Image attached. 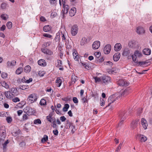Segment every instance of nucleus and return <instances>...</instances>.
<instances>
[{
  "mask_svg": "<svg viewBox=\"0 0 152 152\" xmlns=\"http://www.w3.org/2000/svg\"><path fill=\"white\" fill-rule=\"evenodd\" d=\"M120 95H118V96H117L116 94L110 96L109 97L108 100L109 103L108 104L106 107L109 106L110 104L113 103L117 100L118 99L120 98Z\"/></svg>",
  "mask_w": 152,
  "mask_h": 152,
  "instance_id": "obj_1",
  "label": "nucleus"
},
{
  "mask_svg": "<svg viewBox=\"0 0 152 152\" xmlns=\"http://www.w3.org/2000/svg\"><path fill=\"white\" fill-rule=\"evenodd\" d=\"M62 2L63 9L62 10L61 13V15L62 16L61 17L62 18L64 17V14H66L67 13L68 10L69 9V6L65 4V2H64L63 1H62Z\"/></svg>",
  "mask_w": 152,
  "mask_h": 152,
  "instance_id": "obj_2",
  "label": "nucleus"
},
{
  "mask_svg": "<svg viewBox=\"0 0 152 152\" xmlns=\"http://www.w3.org/2000/svg\"><path fill=\"white\" fill-rule=\"evenodd\" d=\"M102 83L107 84L110 82V77L108 76L103 75L101 76Z\"/></svg>",
  "mask_w": 152,
  "mask_h": 152,
  "instance_id": "obj_3",
  "label": "nucleus"
},
{
  "mask_svg": "<svg viewBox=\"0 0 152 152\" xmlns=\"http://www.w3.org/2000/svg\"><path fill=\"white\" fill-rule=\"evenodd\" d=\"M122 55L124 56L129 57L130 56L131 57L132 54L131 53V50L129 48H126L124 49Z\"/></svg>",
  "mask_w": 152,
  "mask_h": 152,
  "instance_id": "obj_4",
  "label": "nucleus"
},
{
  "mask_svg": "<svg viewBox=\"0 0 152 152\" xmlns=\"http://www.w3.org/2000/svg\"><path fill=\"white\" fill-rule=\"evenodd\" d=\"M27 99L31 103H32L36 101L37 98L36 94H30L28 97Z\"/></svg>",
  "mask_w": 152,
  "mask_h": 152,
  "instance_id": "obj_5",
  "label": "nucleus"
},
{
  "mask_svg": "<svg viewBox=\"0 0 152 152\" xmlns=\"http://www.w3.org/2000/svg\"><path fill=\"white\" fill-rule=\"evenodd\" d=\"M151 62L149 60H147L145 61H139L137 63L138 66H141L142 67H146L150 65Z\"/></svg>",
  "mask_w": 152,
  "mask_h": 152,
  "instance_id": "obj_6",
  "label": "nucleus"
},
{
  "mask_svg": "<svg viewBox=\"0 0 152 152\" xmlns=\"http://www.w3.org/2000/svg\"><path fill=\"white\" fill-rule=\"evenodd\" d=\"M0 134L1 139H4L6 136V131L5 126H2L0 128Z\"/></svg>",
  "mask_w": 152,
  "mask_h": 152,
  "instance_id": "obj_7",
  "label": "nucleus"
},
{
  "mask_svg": "<svg viewBox=\"0 0 152 152\" xmlns=\"http://www.w3.org/2000/svg\"><path fill=\"white\" fill-rule=\"evenodd\" d=\"M78 32V28L77 25H74L72 26L71 29V34L73 36H75L77 34Z\"/></svg>",
  "mask_w": 152,
  "mask_h": 152,
  "instance_id": "obj_8",
  "label": "nucleus"
},
{
  "mask_svg": "<svg viewBox=\"0 0 152 152\" xmlns=\"http://www.w3.org/2000/svg\"><path fill=\"white\" fill-rule=\"evenodd\" d=\"M111 49V46L110 44H107L104 48V52L105 54H109Z\"/></svg>",
  "mask_w": 152,
  "mask_h": 152,
  "instance_id": "obj_9",
  "label": "nucleus"
},
{
  "mask_svg": "<svg viewBox=\"0 0 152 152\" xmlns=\"http://www.w3.org/2000/svg\"><path fill=\"white\" fill-rule=\"evenodd\" d=\"M117 83L118 85L121 86H127L129 84V82L123 79L119 80Z\"/></svg>",
  "mask_w": 152,
  "mask_h": 152,
  "instance_id": "obj_10",
  "label": "nucleus"
},
{
  "mask_svg": "<svg viewBox=\"0 0 152 152\" xmlns=\"http://www.w3.org/2000/svg\"><path fill=\"white\" fill-rule=\"evenodd\" d=\"M41 51L44 53L48 55L51 56L52 55L53 53V52L52 51L49 49H47V48H41Z\"/></svg>",
  "mask_w": 152,
  "mask_h": 152,
  "instance_id": "obj_11",
  "label": "nucleus"
},
{
  "mask_svg": "<svg viewBox=\"0 0 152 152\" xmlns=\"http://www.w3.org/2000/svg\"><path fill=\"white\" fill-rule=\"evenodd\" d=\"M100 45V42L99 41H96L94 42L92 44V48L95 50L98 49Z\"/></svg>",
  "mask_w": 152,
  "mask_h": 152,
  "instance_id": "obj_12",
  "label": "nucleus"
},
{
  "mask_svg": "<svg viewBox=\"0 0 152 152\" xmlns=\"http://www.w3.org/2000/svg\"><path fill=\"white\" fill-rule=\"evenodd\" d=\"M137 136L139 137L140 140V141L141 142H145L147 139V137L142 134H139L137 135Z\"/></svg>",
  "mask_w": 152,
  "mask_h": 152,
  "instance_id": "obj_13",
  "label": "nucleus"
},
{
  "mask_svg": "<svg viewBox=\"0 0 152 152\" xmlns=\"http://www.w3.org/2000/svg\"><path fill=\"white\" fill-rule=\"evenodd\" d=\"M125 113L126 111L124 110H121L119 112V116L121 120L125 119L126 116Z\"/></svg>",
  "mask_w": 152,
  "mask_h": 152,
  "instance_id": "obj_14",
  "label": "nucleus"
},
{
  "mask_svg": "<svg viewBox=\"0 0 152 152\" xmlns=\"http://www.w3.org/2000/svg\"><path fill=\"white\" fill-rule=\"evenodd\" d=\"M131 92V90L129 88H127L123 92L122 94L120 95V97L122 96H125L128 95L129 93Z\"/></svg>",
  "mask_w": 152,
  "mask_h": 152,
  "instance_id": "obj_15",
  "label": "nucleus"
},
{
  "mask_svg": "<svg viewBox=\"0 0 152 152\" xmlns=\"http://www.w3.org/2000/svg\"><path fill=\"white\" fill-rule=\"evenodd\" d=\"M122 48V45L120 43L116 44L114 47V50L118 52L120 51Z\"/></svg>",
  "mask_w": 152,
  "mask_h": 152,
  "instance_id": "obj_16",
  "label": "nucleus"
},
{
  "mask_svg": "<svg viewBox=\"0 0 152 152\" xmlns=\"http://www.w3.org/2000/svg\"><path fill=\"white\" fill-rule=\"evenodd\" d=\"M141 123L143 129H146L148 126L147 123V121L144 118L141 119Z\"/></svg>",
  "mask_w": 152,
  "mask_h": 152,
  "instance_id": "obj_17",
  "label": "nucleus"
},
{
  "mask_svg": "<svg viewBox=\"0 0 152 152\" xmlns=\"http://www.w3.org/2000/svg\"><path fill=\"white\" fill-rule=\"evenodd\" d=\"M10 91L13 94L14 96H17L19 94V92L16 88H12L11 89Z\"/></svg>",
  "mask_w": 152,
  "mask_h": 152,
  "instance_id": "obj_18",
  "label": "nucleus"
},
{
  "mask_svg": "<svg viewBox=\"0 0 152 152\" xmlns=\"http://www.w3.org/2000/svg\"><path fill=\"white\" fill-rule=\"evenodd\" d=\"M4 94L6 97L8 99H11L13 97V95L10 91H6Z\"/></svg>",
  "mask_w": 152,
  "mask_h": 152,
  "instance_id": "obj_19",
  "label": "nucleus"
},
{
  "mask_svg": "<svg viewBox=\"0 0 152 152\" xmlns=\"http://www.w3.org/2000/svg\"><path fill=\"white\" fill-rule=\"evenodd\" d=\"M138 119H137L132 121L131 123V126L133 129H134L137 127L138 125Z\"/></svg>",
  "mask_w": 152,
  "mask_h": 152,
  "instance_id": "obj_20",
  "label": "nucleus"
},
{
  "mask_svg": "<svg viewBox=\"0 0 152 152\" xmlns=\"http://www.w3.org/2000/svg\"><path fill=\"white\" fill-rule=\"evenodd\" d=\"M142 56V54L141 52L139 51L136 50L134 52V54L132 55L131 57H140L141 56Z\"/></svg>",
  "mask_w": 152,
  "mask_h": 152,
  "instance_id": "obj_21",
  "label": "nucleus"
},
{
  "mask_svg": "<svg viewBox=\"0 0 152 152\" xmlns=\"http://www.w3.org/2000/svg\"><path fill=\"white\" fill-rule=\"evenodd\" d=\"M136 32L138 34H141L144 33L145 30L143 27L139 26L137 27Z\"/></svg>",
  "mask_w": 152,
  "mask_h": 152,
  "instance_id": "obj_22",
  "label": "nucleus"
},
{
  "mask_svg": "<svg viewBox=\"0 0 152 152\" xmlns=\"http://www.w3.org/2000/svg\"><path fill=\"white\" fill-rule=\"evenodd\" d=\"M143 53L146 55H149L151 53V50L148 48H145L144 49L143 51Z\"/></svg>",
  "mask_w": 152,
  "mask_h": 152,
  "instance_id": "obj_23",
  "label": "nucleus"
},
{
  "mask_svg": "<svg viewBox=\"0 0 152 152\" xmlns=\"http://www.w3.org/2000/svg\"><path fill=\"white\" fill-rule=\"evenodd\" d=\"M38 63L39 65L41 66H45L46 65V62L43 59L39 60L38 61Z\"/></svg>",
  "mask_w": 152,
  "mask_h": 152,
  "instance_id": "obj_24",
  "label": "nucleus"
},
{
  "mask_svg": "<svg viewBox=\"0 0 152 152\" xmlns=\"http://www.w3.org/2000/svg\"><path fill=\"white\" fill-rule=\"evenodd\" d=\"M76 12V8L75 7L72 8L69 12V15L71 17H73L75 15Z\"/></svg>",
  "mask_w": 152,
  "mask_h": 152,
  "instance_id": "obj_25",
  "label": "nucleus"
},
{
  "mask_svg": "<svg viewBox=\"0 0 152 152\" xmlns=\"http://www.w3.org/2000/svg\"><path fill=\"white\" fill-rule=\"evenodd\" d=\"M72 124L70 122L69 120H67L66 123L65 125V127L67 129H69L70 127L72 126Z\"/></svg>",
  "mask_w": 152,
  "mask_h": 152,
  "instance_id": "obj_26",
  "label": "nucleus"
},
{
  "mask_svg": "<svg viewBox=\"0 0 152 152\" xmlns=\"http://www.w3.org/2000/svg\"><path fill=\"white\" fill-rule=\"evenodd\" d=\"M61 78H62L61 77H58L56 80V83H57V86L58 87H60L62 83Z\"/></svg>",
  "mask_w": 152,
  "mask_h": 152,
  "instance_id": "obj_27",
  "label": "nucleus"
},
{
  "mask_svg": "<svg viewBox=\"0 0 152 152\" xmlns=\"http://www.w3.org/2000/svg\"><path fill=\"white\" fill-rule=\"evenodd\" d=\"M16 64V61L15 60H13L11 61H8L7 63V65L8 67L14 66Z\"/></svg>",
  "mask_w": 152,
  "mask_h": 152,
  "instance_id": "obj_28",
  "label": "nucleus"
},
{
  "mask_svg": "<svg viewBox=\"0 0 152 152\" xmlns=\"http://www.w3.org/2000/svg\"><path fill=\"white\" fill-rule=\"evenodd\" d=\"M52 120L53 121L52 122V126L54 129H57L58 128V126L56 124V119L55 118H52Z\"/></svg>",
  "mask_w": 152,
  "mask_h": 152,
  "instance_id": "obj_29",
  "label": "nucleus"
},
{
  "mask_svg": "<svg viewBox=\"0 0 152 152\" xmlns=\"http://www.w3.org/2000/svg\"><path fill=\"white\" fill-rule=\"evenodd\" d=\"M51 44L50 42H45L42 44V48H46L49 46Z\"/></svg>",
  "mask_w": 152,
  "mask_h": 152,
  "instance_id": "obj_30",
  "label": "nucleus"
},
{
  "mask_svg": "<svg viewBox=\"0 0 152 152\" xmlns=\"http://www.w3.org/2000/svg\"><path fill=\"white\" fill-rule=\"evenodd\" d=\"M31 67L29 65H27L24 68V72L27 73H29L31 71Z\"/></svg>",
  "mask_w": 152,
  "mask_h": 152,
  "instance_id": "obj_31",
  "label": "nucleus"
},
{
  "mask_svg": "<svg viewBox=\"0 0 152 152\" xmlns=\"http://www.w3.org/2000/svg\"><path fill=\"white\" fill-rule=\"evenodd\" d=\"M87 41V39L85 37H83L80 40V45H83L85 44Z\"/></svg>",
  "mask_w": 152,
  "mask_h": 152,
  "instance_id": "obj_32",
  "label": "nucleus"
},
{
  "mask_svg": "<svg viewBox=\"0 0 152 152\" xmlns=\"http://www.w3.org/2000/svg\"><path fill=\"white\" fill-rule=\"evenodd\" d=\"M93 78L95 80V82L96 83L101 82L102 83V80L101 76L100 77H93Z\"/></svg>",
  "mask_w": 152,
  "mask_h": 152,
  "instance_id": "obj_33",
  "label": "nucleus"
},
{
  "mask_svg": "<svg viewBox=\"0 0 152 152\" xmlns=\"http://www.w3.org/2000/svg\"><path fill=\"white\" fill-rule=\"evenodd\" d=\"M1 85L2 86L4 87L6 89H8L10 88V86L9 84H7L4 81L1 82Z\"/></svg>",
  "mask_w": 152,
  "mask_h": 152,
  "instance_id": "obj_34",
  "label": "nucleus"
},
{
  "mask_svg": "<svg viewBox=\"0 0 152 152\" xmlns=\"http://www.w3.org/2000/svg\"><path fill=\"white\" fill-rule=\"evenodd\" d=\"M51 30L50 26L48 25L45 26L43 27V30L45 32H49Z\"/></svg>",
  "mask_w": 152,
  "mask_h": 152,
  "instance_id": "obj_35",
  "label": "nucleus"
},
{
  "mask_svg": "<svg viewBox=\"0 0 152 152\" xmlns=\"http://www.w3.org/2000/svg\"><path fill=\"white\" fill-rule=\"evenodd\" d=\"M23 68L21 67H20L16 70L15 73L17 75L20 74L23 72Z\"/></svg>",
  "mask_w": 152,
  "mask_h": 152,
  "instance_id": "obj_36",
  "label": "nucleus"
},
{
  "mask_svg": "<svg viewBox=\"0 0 152 152\" xmlns=\"http://www.w3.org/2000/svg\"><path fill=\"white\" fill-rule=\"evenodd\" d=\"M60 33H57L56 34V37L55 40L56 42H59L60 41Z\"/></svg>",
  "mask_w": 152,
  "mask_h": 152,
  "instance_id": "obj_37",
  "label": "nucleus"
},
{
  "mask_svg": "<svg viewBox=\"0 0 152 152\" xmlns=\"http://www.w3.org/2000/svg\"><path fill=\"white\" fill-rule=\"evenodd\" d=\"M59 33H60V37H61L62 38V41L64 42L66 41V38L64 34L62 32H60Z\"/></svg>",
  "mask_w": 152,
  "mask_h": 152,
  "instance_id": "obj_38",
  "label": "nucleus"
},
{
  "mask_svg": "<svg viewBox=\"0 0 152 152\" xmlns=\"http://www.w3.org/2000/svg\"><path fill=\"white\" fill-rule=\"evenodd\" d=\"M39 104L41 105L44 106L46 105V101L44 99H42L40 101Z\"/></svg>",
  "mask_w": 152,
  "mask_h": 152,
  "instance_id": "obj_39",
  "label": "nucleus"
},
{
  "mask_svg": "<svg viewBox=\"0 0 152 152\" xmlns=\"http://www.w3.org/2000/svg\"><path fill=\"white\" fill-rule=\"evenodd\" d=\"M48 139V137L46 135H45L44 137L41 140V142H44L47 141Z\"/></svg>",
  "mask_w": 152,
  "mask_h": 152,
  "instance_id": "obj_40",
  "label": "nucleus"
},
{
  "mask_svg": "<svg viewBox=\"0 0 152 152\" xmlns=\"http://www.w3.org/2000/svg\"><path fill=\"white\" fill-rule=\"evenodd\" d=\"M19 129H18V130H16V131H13L12 132V135L14 136H16L19 134Z\"/></svg>",
  "mask_w": 152,
  "mask_h": 152,
  "instance_id": "obj_41",
  "label": "nucleus"
},
{
  "mask_svg": "<svg viewBox=\"0 0 152 152\" xmlns=\"http://www.w3.org/2000/svg\"><path fill=\"white\" fill-rule=\"evenodd\" d=\"M9 143V142L8 140H7L3 144V152H5L6 150V146L7 144H8Z\"/></svg>",
  "mask_w": 152,
  "mask_h": 152,
  "instance_id": "obj_42",
  "label": "nucleus"
},
{
  "mask_svg": "<svg viewBox=\"0 0 152 152\" xmlns=\"http://www.w3.org/2000/svg\"><path fill=\"white\" fill-rule=\"evenodd\" d=\"M19 88L23 90H25L26 89H28V86L27 85H20L19 86Z\"/></svg>",
  "mask_w": 152,
  "mask_h": 152,
  "instance_id": "obj_43",
  "label": "nucleus"
},
{
  "mask_svg": "<svg viewBox=\"0 0 152 152\" xmlns=\"http://www.w3.org/2000/svg\"><path fill=\"white\" fill-rule=\"evenodd\" d=\"M69 105L68 104H65L64 105V107L63 109V110L64 112H65L67 111L68 109L69 108Z\"/></svg>",
  "mask_w": 152,
  "mask_h": 152,
  "instance_id": "obj_44",
  "label": "nucleus"
},
{
  "mask_svg": "<svg viewBox=\"0 0 152 152\" xmlns=\"http://www.w3.org/2000/svg\"><path fill=\"white\" fill-rule=\"evenodd\" d=\"M52 116V114L51 113H50L49 115L46 117L47 120L50 122H52V118L51 117Z\"/></svg>",
  "mask_w": 152,
  "mask_h": 152,
  "instance_id": "obj_45",
  "label": "nucleus"
},
{
  "mask_svg": "<svg viewBox=\"0 0 152 152\" xmlns=\"http://www.w3.org/2000/svg\"><path fill=\"white\" fill-rule=\"evenodd\" d=\"M7 6V4L3 2L2 3L1 6V8L3 9H6Z\"/></svg>",
  "mask_w": 152,
  "mask_h": 152,
  "instance_id": "obj_46",
  "label": "nucleus"
},
{
  "mask_svg": "<svg viewBox=\"0 0 152 152\" xmlns=\"http://www.w3.org/2000/svg\"><path fill=\"white\" fill-rule=\"evenodd\" d=\"M6 120L8 123H10L12 121V118L10 116H7L6 117Z\"/></svg>",
  "mask_w": 152,
  "mask_h": 152,
  "instance_id": "obj_47",
  "label": "nucleus"
},
{
  "mask_svg": "<svg viewBox=\"0 0 152 152\" xmlns=\"http://www.w3.org/2000/svg\"><path fill=\"white\" fill-rule=\"evenodd\" d=\"M1 18L4 20H6L8 18V15L6 14H3L1 15Z\"/></svg>",
  "mask_w": 152,
  "mask_h": 152,
  "instance_id": "obj_48",
  "label": "nucleus"
},
{
  "mask_svg": "<svg viewBox=\"0 0 152 152\" xmlns=\"http://www.w3.org/2000/svg\"><path fill=\"white\" fill-rule=\"evenodd\" d=\"M73 55L74 57H77L78 56V54L77 51L75 50L74 49L73 50Z\"/></svg>",
  "mask_w": 152,
  "mask_h": 152,
  "instance_id": "obj_49",
  "label": "nucleus"
},
{
  "mask_svg": "<svg viewBox=\"0 0 152 152\" xmlns=\"http://www.w3.org/2000/svg\"><path fill=\"white\" fill-rule=\"evenodd\" d=\"M7 26L9 29H10L12 27V23L11 22H8L7 23Z\"/></svg>",
  "mask_w": 152,
  "mask_h": 152,
  "instance_id": "obj_50",
  "label": "nucleus"
},
{
  "mask_svg": "<svg viewBox=\"0 0 152 152\" xmlns=\"http://www.w3.org/2000/svg\"><path fill=\"white\" fill-rule=\"evenodd\" d=\"M76 77L75 75H72V84L74 83L76 81Z\"/></svg>",
  "mask_w": 152,
  "mask_h": 152,
  "instance_id": "obj_51",
  "label": "nucleus"
},
{
  "mask_svg": "<svg viewBox=\"0 0 152 152\" xmlns=\"http://www.w3.org/2000/svg\"><path fill=\"white\" fill-rule=\"evenodd\" d=\"M41 120L39 119H35L34 121V124H41Z\"/></svg>",
  "mask_w": 152,
  "mask_h": 152,
  "instance_id": "obj_52",
  "label": "nucleus"
},
{
  "mask_svg": "<svg viewBox=\"0 0 152 152\" xmlns=\"http://www.w3.org/2000/svg\"><path fill=\"white\" fill-rule=\"evenodd\" d=\"M57 0H50V2L51 4L55 5L56 4Z\"/></svg>",
  "mask_w": 152,
  "mask_h": 152,
  "instance_id": "obj_53",
  "label": "nucleus"
},
{
  "mask_svg": "<svg viewBox=\"0 0 152 152\" xmlns=\"http://www.w3.org/2000/svg\"><path fill=\"white\" fill-rule=\"evenodd\" d=\"M94 54L96 57H99L101 56V54L100 52H98L94 53Z\"/></svg>",
  "mask_w": 152,
  "mask_h": 152,
  "instance_id": "obj_54",
  "label": "nucleus"
},
{
  "mask_svg": "<svg viewBox=\"0 0 152 152\" xmlns=\"http://www.w3.org/2000/svg\"><path fill=\"white\" fill-rule=\"evenodd\" d=\"M45 73L44 71H39L38 73L39 75L41 77L43 76Z\"/></svg>",
  "mask_w": 152,
  "mask_h": 152,
  "instance_id": "obj_55",
  "label": "nucleus"
},
{
  "mask_svg": "<svg viewBox=\"0 0 152 152\" xmlns=\"http://www.w3.org/2000/svg\"><path fill=\"white\" fill-rule=\"evenodd\" d=\"M1 77L3 78H5L7 76V75L6 73L5 72H2L1 74Z\"/></svg>",
  "mask_w": 152,
  "mask_h": 152,
  "instance_id": "obj_56",
  "label": "nucleus"
},
{
  "mask_svg": "<svg viewBox=\"0 0 152 152\" xmlns=\"http://www.w3.org/2000/svg\"><path fill=\"white\" fill-rule=\"evenodd\" d=\"M82 65L83 67L86 69H88L89 68V66L86 63H82L81 62Z\"/></svg>",
  "mask_w": 152,
  "mask_h": 152,
  "instance_id": "obj_57",
  "label": "nucleus"
},
{
  "mask_svg": "<svg viewBox=\"0 0 152 152\" xmlns=\"http://www.w3.org/2000/svg\"><path fill=\"white\" fill-rule=\"evenodd\" d=\"M97 61L98 62H102L104 61L103 58H96Z\"/></svg>",
  "mask_w": 152,
  "mask_h": 152,
  "instance_id": "obj_58",
  "label": "nucleus"
},
{
  "mask_svg": "<svg viewBox=\"0 0 152 152\" xmlns=\"http://www.w3.org/2000/svg\"><path fill=\"white\" fill-rule=\"evenodd\" d=\"M133 61L136 64V65L137 66V63H138L137 58H132Z\"/></svg>",
  "mask_w": 152,
  "mask_h": 152,
  "instance_id": "obj_59",
  "label": "nucleus"
},
{
  "mask_svg": "<svg viewBox=\"0 0 152 152\" xmlns=\"http://www.w3.org/2000/svg\"><path fill=\"white\" fill-rule=\"evenodd\" d=\"M62 99L63 101L66 102L69 101L71 100V98L69 97H64L62 98Z\"/></svg>",
  "mask_w": 152,
  "mask_h": 152,
  "instance_id": "obj_60",
  "label": "nucleus"
},
{
  "mask_svg": "<svg viewBox=\"0 0 152 152\" xmlns=\"http://www.w3.org/2000/svg\"><path fill=\"white\" fill-rule=\"evenodd\" d=\"M43 36L45 37L50 38L52 37V36L48 34L45 33L43 34Z\"/></svg>",
  "mask_w": 152,
  "mask_h": 152,
  "instance_id": "obj_61",
  "label": "nucleus"
},
{
  "mask_svg": "<svg viewBox=\"0 0 152 152\" xmlns=\"http://www.w3.org/2000/svg\"><path fill=\"white\" fill-rule=\"evenodd\" d=\"M12 101L14 102H19L20 99L18 97H16L15 98L13 99Z\"/></svg>",
  "mask_w": 152,
  "mask_h": 152,
  "instance_id": "obj_62",
  "label": "nucleus"
},
{
  "mask_svg": "<svg viewBox=\"0 0 152 152\" xmlns=\"http://www.w3.org/2000/svg\"><path fill=\"white\" fill-rule=\"evenodd\" d=\"M121 53L119 52H117L115 53L113 56V57H120Z\"/></svg>",
  "mask_w": 152,
  "mask_h": 152,
  "instance_id": "obj_63",
  "label": "nucleus"
},
{
  "mask_svg": "<svg viewBox=\"0 0 152 152\" xmlns=\"http://www.w3.org/2000/svg\"><path fill=\"white\" fill-rule=\"evenodd\" d=\"M28 115L26 114H24L23 116L22 119L23 121H25L28 119Z\"/></svg>",
  "mask_w": 152,
  "mask_h": 152,
  "instance_id": "obj_64",
  "label": "nucleus"
}]
</instances>
